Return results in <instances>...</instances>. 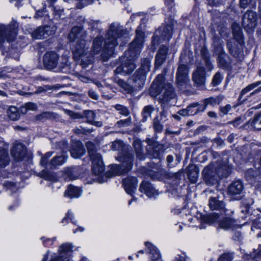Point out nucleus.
<instances>
[{"mask_svg":"<svg viewBox=\"0 0 261 261\" xmlns=\"http://www.w3.org/2000/svg\"><path fill=\"white\" fill-rule=\"evenodd\" d=\"M108 36L103 43V38L98 36L93 41L92 53L97 54L101 49L103 44V49L101 55L103 61H106L114 54V47L118 44V40L121 37V34H107Z\"/></svg>","mask_w":261,"mask_h":261,"instance_id":"obj_1","label":"nucleus"},{"mask_svg":"<svg viewBox=\"0 0 261 261\" xmlns=\"http://www.w3.org/2000/svg\"><path fill=\"white\" fill-rule=\"evenodd\" d=\"M164 80V75L159 74L149 88V94L152 97H155L163 94L162 97L159 98L162 103L173 99L175 96L171 84L165 83Z\"/></svg>","mask_w":261,"mask_h":261,"instance_id":"obj_2","label":"nucleus"},{"mask_svg":"<svg viewBox=\"0 0 261 261\" xmlns=\"http://www.w3.org/2000/svg\"><path fill=\"white\" fill-rule=\"evenodd\" d=\"M68 38L71 43L74 58L76 60L81 59V64L86 67L92 61V60L90 57L87 61H84V57L88 48L85 40V35L83 34H69Z\"/></svg>","mask_w":261,"mask_h":261,"instance_id":"obj_3","label":"nucleus"},{"mask_svg":"<svg viewBox=\"0 0 261 261\" xmlns=\"http://www.w3.org/2000/svg\"><path fill=\"white\" fill-rule=\"evenodd\" d=\"M229 167L225 164L220 165L218 163L210 164L202 171L203 179L207 185H213L218 178L226 177L229 174Z\"/></svg>","mask_w":261,"mask_h":261,"instance_id":"obj_4","label":"nucleus"},{"mask_svg":"<svg viewBox=\"0 0 261 261\" xmlns=\"http://www.w3.org/2000/svg\"><path fill=\"white\" fill-rule=\"evenodd\" d=\"M119 160L121 162L120 165H114L111 168L109 173H107L106 177L111 175H122L128 172L133 166V155L130 153H126L119 157Z\"/></svg>","mask_w":261,"mask_h":261,"instance_id":"obj_5","label":"nucleus"},{"mask_svg":"<svg viewBox=\"0 0 261 261\" xmlns=\"http://www.w3.org/2000/svg\"><path fill=\"white\" fill-rule=\"evenodd\" d=\"M88 153L92 161V171L94 174L100 175L104 171V166L101 154L97 152L95 147L91 143H87Z\"/></svg>","mask_w":261,"mask_h":261,"instance_id":"obj_6","label":"nucleus"},{"mask_svg":"<svg viewBox=\"0 0 261 261\" xmlns=\"http://www.w3.org/2000/svg\"><path fill=\"white\" fill-rule=\"evenodd\" d=\"M150 68V61L144 59L141 61V67L133 75L132 80L136 87H142L146 80V73Z\"/></svg>","mask_w":261,"mask_h":261,"instance_id":"obj_7","label":"nucleus"},{"mask_svg":"<svg viewBox=\"0 0 261 261\" xmlns=\"http://www.w3.org/2000/svg\"><path fill=\"white\" fill-rule=\"evenodd\" d=\"M206 72L204 67H197L192 74V81L194 85L200 89H205Z\"/></svg>","mask_w":261,"mask_h":261,"instance_id":"obj_8","label":"nucleus"},{"mask_svg":"<svg viewBox=\"0 0 261 261\" xmlns=\"http://www.w3.org/2000/svg\"><path fill=\"white\" fill-rule=\"evenodd\" d=\"M144 36L142 34H137L136 38L130 44L128 54L132 59H135L138 57L141 49L143 46Z\"/></svg>","mask_w":261,"mask_h":261,"instance_id":"obj_9","label":"nucleus"},{"mask_svg":"<svg viewBox=\"0 0 261 261\" xmlns=\"http://www.w3.org/2000/svg\"><path fill=\"white\" fill-rule=\"evenodd\" d=\"M59 56L55 52L46 53L43 56V65L48 70L57 68L58 70Z\"/></svg>","mask_w":261,"mask_h":261,"instance_id":"obj_10","label":"nucleus"},{"mask_svg":"<svg viewBox=\"0 0 261 261\" xmlns=\"http://www.w3.org/2000/svg\"><path fill=\"white\" fill-rule=\"evenodd\" d=\"M72 248L71 245L65 243L61 245L59 249V254H55L51 258L50 261H69L67 253Z\"/></svg>","mask_w":261,"mask_h":261,"instance_id":"obj_11","label":"nucleus"},{"mask_svg":"<svg viewBox=\"0 0 261 261\" xmlns=\"http://www.w3.org/2000/svg\"><path fill=\"white\" fill-rule=\"evenodd\" d=\"M189 69L185 65H180L176 72V82L179 86H182L189 82Z\"/></svg>","mask_w":261,"mask_h":261,"instance_id":"obj_12","label":"nucleus"},{"mask_svg":"<svg viewBox=\"0 0 261 261\" xmlns=\"http://www.w3.org/2000/svg\"><path fill=\"white\" fill-rule=\"evenodd\" d=\"M257 20L256 13L252 10H248L243 15L242 22L244 27L252 29L256 26Z\"/></svg>","mask_w":261,"mask_h":261,"instance_id":"obj_13","label":"nucleus"},{"mask_svg":"<svg viewBox=\"0 0 261 261\" xmlns=\"http://www.w3.org/2000/svg\"><path fill=\"white\" fill-rule=\"evenodd\" d=\"M136 67L134 61L129 60L117 67L114 72L116 74H128L132 73Z\"/></svg>","mask_w":261,"mask_h":261,"instance_id":"obj_14","label":"nucleus"},{"mask_svg":"<svg viewBox=\"0 0 261 261\" xmlns=\"http://www.w3.org/2000/svg\"><path fill=\"white\" fill-rule=\"evenodd\" d=\"M138 181L136 177H127L123 180V185L126 192L132 195L137 189Z\"/></svg>","mask_w":261,"mask_h":261,"instance_id":"obj_15","label":"nucleus"},{"mask_svg":"<svg viewBox=\"0 0 261 261\" xmlns=\"http://www.w3.org/2000/svg\"><path fill=\"white\" fill-rule=\"evenodd\" d=\"M218 46L216 49V51L219 53L218 57V62L219 66L222 68H226L228 67L229 64L226 60L228 58L226 54L223 51L222 47L220 45V39H219L217 41Z\"/></svg>","mask_w":261,"mask_h":261,"instance_id":"obj_16","label":"nucleus"},{"mask_svg":"<svg viewBox=\"0 0 261 261\" xmlns=\"http://www.w3.org/2000/svg\"><path fill=\"white\" fill-rule=\"evenodd\" d=\"M25 153V147L22 144L19 143L15 144L11 151L12 156L17 161L23 159Z\"/></svg>","mask_w":261,"mask_h":261,"instance_id":"obj_17","label":"nucleus"},{"mask_svg":"<svg viewBox=\"0 0 261 261\" xmlns=\"http://www.w3.org/2000/svg\"><path fill=\"white\" fill-rule=\"evenodd\" d=\"M139 190L144 192L146 195L149 198L154 197L158 195V193L156 190L152 186V185L146 181H143L140 185Z\"/></svg>","mask_w":261,"mask_h":261,"instance_id":"obj_18","label":"nucleus"},{"mask_svg":"<svg viewBox=\"0 0 261 261\" xmlns=\"http://www.w3.org/2000/svg\"><path fill=\"white\" fill-rule=\"evenodd\" d=\"M199 105L198 103H193L189 105L187 109H182L178 112V114L182 116H187L189 115H193L196 114L199 112H203L205 110L204 107H199L196 109L195 111H191L192 108H195Z\"/></svg>","mask_w":261,"mask_h":261,"instance_id":"obj_19","label":"nucleus"},{"mask_svg":"<svg viewBox=\"0 0 261 261\" xmlns=\"http://www.w3.org/2000/svg\"><path fill=\"white\" fill-rule=\"evenodd\" d=\"M243 190V183L241 180L233 181L229 187L228 192L232 196L240 195Z\"/></svg>","mask_w":261,"mask_h":261,"instance_id":"obj_20","label":"nucleus"},{"mask_svg":"<svg viewBox=\"0 0 261 261\" xmlns=\"http://www.w3.org/2000/svg\"><path fill=\"white\" fill-rule=\"evenodd\" d=\"M84 153L85 149L81 142L78 141L73 143L71 150V155L73 158H79Z\"/></svg>","mask_w":261,"mask_h":261,"instance_id":"obj_21","label":"nucleus"},{"mask_svg":"<svg viewBox=\"0 0 261 261\" xmlns=\"http://www.w3.org/2000/svg\"><path fill=\"white\" fill-rule=\"evenodd\" d=\"M145 245L149 250L150 261H161V254L158 249L149 242L145 243Z\"/></svg>","mask_w":261,"mask_h":261,"instance_id":"obj_22","label":"nucleus"},{"mask_svg":"<svg viewBox=\"0 0 261 261\" xmlns=\"http://www.w3.org/2000/svg\"><path fill=\"white\" fill-rule=\"evenodd\" d=\"M82 190L79 188L70 185L64 192V196L70 198H77L81 195Z\"/></svg>","mask_w":261,"mask_h":261,"instance_id":"obj_23","label":"nucleus"},{"mask_svg":"<svg viewBox=\"0 0 261 261\" xmlns=\"http://www.w3.org/2000/svg\"><path fill=\"white\" fill-rule=\"evenodd\" d=\"M114 81L120 87H121L126 92L128 93H132L134 91L135 88H140L141 87H136L135 84L133 82L134 86H131L125 81L120 79H115Z\"/></svg>","mask_w":261,"mask_h":261,"instance_id":"obj_24","label":"nucleus"},{"mask_svg":"<svg viewBox=\"0 0 261 261\" xmlns=\"http://www.w3.org/2000/svg\"><path fill=\"white\" fill-rule=\"evenodd\" d=\"M67 156L65 155L56 156L53 158L48 164L49 168L55 167L57 166L62 165L67 160Z\"/></svg>","mask_w":261,"mask_h":261,"instance_id":"obj_25","label":"nucleus"},{"mask_svg":"<svg viewBox=\"0 0 261 261\" xmlns=\"http://www.w3.org/2000/svg\"><path fill=\"white\" fill-rule=\"evenodd\" d=\"M235 221L230 218H224L219 223V227L224 229H229L234 227Z\"/></svg>","mask_w":261,"mask_h":261,"instance_id":"obj_26","label":"nucleus"},{"mask_svg":"<svg viewBox=\"0 0 261 261\" xmlns=\"http://www.w3.org/2000/svg\"><path fill=\"white\" fill-rule=\"evenodd\" d=\"M10 162L8 151L4 148H0V167H5Z\"/></svg>","mask_w":261,"mask_h":261,"instance_id":"obj_27","label":"nucleus"},{"mask_svg":"<svg viewBox=\"0 0 261 261\" xmlns=\"http://www.w3.org/2000/svg\"><path fill=\"white\" fill-rule=\"evenodd\" d=\"M77 167H71L65 170V174L70 180H74L79 176V171Z\"/></svg>","mask_w":261,"mask_h":261,"instance_id":"obj_28","label":"nucleus"},{"mask_svg":"<svg viewBox=\"0 0 261 261\" xmlns=\"http://www.w3.org/2000/svg\"><path fill=\"white\" fill-rule=\"evenodd\" d=\"M209 206L212 210H219L224 207V204L222 201L218 200L215 198H211L209 201Z\"/></svg>","mask_w":261,"mask_h":261,"instance_id":"obj_29","label":"nucleus"},{"mask_svg":"<svg viewBox=\"0 0 261 261\" xmlns=\"http://www.w3.org/2000/svg\"><path fill=\"white\" fill-rule=\"evenodd\" d=\"M7 115L9 118L13 121L18 120L20 117L17 109L15 107H11L9 108L7 111Z\"/></svg>","mask_w":261,"mask_h":261,"instance_id":"obj_30","label":"nucleus"},{"mask_svg":"<svg viewBox=\"0 0 261 261\" xmlns=\"http://www.w3.org/2000/svg\"><path fill=\"white\" fill-rule=\"evenodd\" d=\"M108 33H126V31L119 23L113 22L110 25Z\"/></svg>","mask_w":261,"mask_h":261,"instance_id":"obj_31","label":"nucleus"},{"mask_svg":"<svg viewBox=\"0 0 261 261\" xmlns=\"http://www.w3.org/2000/svg\"><path fill=\"white\" fill-rule=\"evenodd\" d=\"M154 108L150 105L145 106L142 111V115L143 116L142 120L146 121L147 119L151 117L152 113L154 111Z\"/></svg>","mask_w":261,"mask_h":261,"instance_id":"obj_32","label":"nucleus"},{"mask_svg":"<svg viewBox=\"0 0 261 261\" xmlns=\"http://www.w3.org/2000/svg\"><path fill=\"white\" fill-rule=\"evenodd\" d=\"M260 84L261 81H258L256 83L249 85L246 87L242 89L239 97V100H241L242 98L243 95H244L246 93L248 92L249 91L255 88V87H256L257 86H259Z\"/></svg>","mask_w":261,"mask_h":261,"instance_id":"obj_33","label":"nucleus"},{"mask_svg":"<svg viewBox=\"0 0 261 261\" xmlns=\"http://www.w3.org/2000/svg\"><path fill=\"white\" fill-rule=\"evenodd\" d=\"M133 146L135 148L137 156L140 159H142L143 155L142 153V147L140 141L138 140H135L133 143Z\"/></svg>","mask_w":261,"mask_h":261,"instance_id":"obj_34","label":"nucleus"},{"mask_svg":"<svg viewBox=\"0 0 261 261\" xmlns=\"http://www.w3.org/2000/svg\"><path fill=\"white\" fill-rule=\"evenodd\" d=\"M218 218V216L216 214H212L204 216L202 217V221L208 224H212L214 223Z\"/></svg>","mask_w":261,"mask_h":261,"instance_id":"obj_35","label":"nucleus"},{"mask_svg":"<svg viewBox=\"0 0 261 261\" xmlns=\"http://www.w3.org/2000/svg\"><path fill=\"white\" fill-rule=\"evenodd\" d=\"M252 126L256 130L261 129V112L255 115L252 121Z\"/></svg>","mask_w":261,"mask_h":261,"instance_id":"obj_36","label":"nucleus"},{"mask_svg":"<svg viewBox=\"0 0 261 261\" xmlns=\"http://www.w3.org/2000/svg\"><path fill=\"white\" fill-rule=\"evenodd\" d=\"M146 142L150 146V149H152L153 151L156 152L162 149L163 147L161 145L158 144L154 140L151 139H147Z\"/></svg>","mask_w":261,"mask_h":261,"instance_id":"obj_37","label":"nucleus"},{"mask_svg":"<svg viewBox=\"0 0 261 261\" xmlns=\"http://www.w3.org/2000/svg\"><path fill=\"white\" fill-rule=\"evenodd\" d=\"M223 79V75L220 72H217L213 76L212 85L215 87L221 84Z\"/></svg>","mask_w":261,"mask_h":261,"instance_id":"obj_38","label":"nucleus"},{"mask_svg":"<svg viewBox=\"0 0 261 261\" xmlns=\"http://www.w3.org/2000/svg\"><path fill=\"white\" fill-rule=\"evenodd\" d=\"M160 31L162 33H171L173 29V22L172 20L170 21L169 23H165L160 28Z\"/></svg>","mask_w":261,"mask_h":261,"instance_id":"obj_39","label":"nucleus"},{"mask_svg":"<svg viewBox=\"0 0 261 261\" xmlns=\"http://www.w3.org/2000/svg\"><path fill=\"white\" fill-rule=\"evenodd\" d=\"M153 127L155 132H161L163 130V126L160 122L158 116H156L153 120Z\"/></svg>","mask_w":261,"mask_h":261,"instance_id":"obj_40","label":"nucleus"},{"mask_svg":"<svg viewBox=\"0 0 261 261\" xmlns=\"http://www.w3.org/2000/svg\"><path fill=\"white\" fill-rule=\"evenodd\" d=\"M9 33H17L19 30V24L17 21L12 20L8 24Z\"/></svg>","mask_w":261,"mask_h":261,"instance_id":"obj_41","label":"nucleus"},{"mask_svg":"<svg viewBox=\"0 0 261 261\" xmlns=\"http://www.w3.org/2000/svg\"><path fill=\"white\" fill-rule=\"evenodd\" d=\"M115 108L118 111L119 114L124 116H128L129 114V112L127 108L120 105H116L115 106Z\"/></svg>","mask_w":261,"mask_h":261,"instance_id":"obj_42","label":"nucleus"},{"mask_svg":"<svg viewBox=\"0 0 261 261\" xmlns=\"http://www.w3.org/2000/svg\"><path fill=\"white\" fill-rule=\"evenodd\" d=\"M148 21L146 18H143L141 19V22L139 26L138 27L135 33H144L146 31V23Z\"/></svg>","mask_w":261,"mask_h":261,"instance_id":"obj_43","label":"nucleus"},{"mask_svg":"<svg viewBox=\"0 0 261 261\" xmlns=\"http://www.w3.org/2000/svg\"><path fill=\"white\" fill-rule=\"evenodd\" d=\"M132 119L130 117H128L124 120H120L117 121L116 125L118 127H127L130 125Z\"/></svg>","mask_w":261,"mask_h":261,"instance_id":"obj_44","label":"nucleus"},{"mask_svg":"<svg viewBox=\"0 0 261 261\" xmlns=\"http://www.w3.org/2000/svg\"><path fill=\"white\" fill-rule=\"evenodd\" d=\"M74 133L80 135V134H87L90 133L93 131V129L86 128L80 126V128H76L73 129Z\"/></svg>","mask_w":261,"mask_h":261,"instance_id":"obj_45","label":"nucleus"},{"mask_svg":"<svg viewBox=\"0 0 261 261\" xmlns=\"http://www.w3.org/2000/svg\"><path fill=\"white\" fill-rule=\"evenodd\" d=\"M217 103V99L214 97H209L204 100V105H201L200 107H204L205 109L207 105H214Z\"/></svg>","mask_w":261,"mask_h":261,"instance_id":"obj_46","label":"nucleus"},{"mask_svg":"<svg viewBox=\"0 0 261 261\" xmlns=\"http://www.w3.org/2000/svg\"><path fill=\"white\" fill-rule=\"evenodd\" d=\"M85 114L86 118L87 119L88 122L89 123H91L95 118V114L92 111H86L85 112Z\"/></svg>","mask_w":261,"mask_h":261,"instance_id":"obj_47","label":"nucleus"},{"mask_svg":"<svg viewBox=\"0 0 261 261\" xmlns=\"http://www.w3.org/2000/svg\"><path fill=\"white\" fill-rule=\"evenodd\" d=\"M68 57L66 56H63L61 57V61L59 62L58 70H61L65 66L68 64Z\"/></svg>","mask_w":261,"mask_h":261,"instance_id":"obj_48","label":"nucleus"},{"mask_svg":"<svg viewBox=\"0 0 261 261\" xmlns=\"http://www.w3.org/2000/svg\"><path fill=\"white\" fill-rule=\"evenodd\" d=\"M166 57L164 56H160V55H157L155 56V67H160L163 63L165 61Z\"/></svg>","mask_w":261,"mask_h":261,"instance_id":"obj_49","label":"nucleus"},{"mask_svg":"<svg viewBox=\"0 0 261 261\" xmlns=\"http://www.w3.org/2000/svg\"><path fill=\"white\" fill-rule=\"evenodd\" d=\"M64 111L65 114L69 116L72 119H80L82 117L81 115L79 113H75L68 110H64Z\"/></svg>","mask_w":261,"mask_h":261,"instance_id":"obj_50","label":"nucleus"},{"mask_svg":"<svg viewBox=\"0 0 261 261\" xmlns=\"http://www.w3.org/2000/svg\"><path fill=\"white\" fill-rule=\"evenodd\" d=\"M123 146V143L121 141H115L112 145V148L114 150H121Z\"/></svg>","mask_w":261,"mask_h":261,"instance_id":"obj_51","label":"nucleus"},{"mask_svg":"<svg viewBox=\"0 0 261 261\" xmlns=\"http://www.w3.org/2000/svg\"><path fill=\"white\" fill-rule=\"evenodd\" d=\"M52 152H48L41 158L40 164L42 166H46L49 158L51 156Z\"/></svg>","mask_w":261,"mask_h":261,"instance_id":"obj_52","label":"nucleus"},{"mask_svg":"<svg viewBox=\"0 0 261 261\" xmlns=\"http://www.w3.org/2000/svg\"><path fill=\"white\" fill-rule=\"evenodd\" d=\"M232 256L230 253H224L221 255L219 258V261H231Z\"/></svg>","mask_w":261,"mask_h":261,"instance_id":"obj_53","label":"nucleus"},{"mask_svg":"<svg viewBox=\"0 0 261 261\" xmlns=\"http://www.w3.org/2000/svg\"><path fill=\"white\" fill-rule=\"evenodd\" d=\"M257 174V172L256 171H255L252 169H250L246 171L245 173V176L246 178L249 179L256 176Z\"/></svg>","mask_w":261,"mask_h":261,"instance_id":"obj_54","label":"nucleus"},{"mask_svg":"<svg viewBox=\"0 0 261 261\" xmlns=\"http://www.w3.org/2000/svg\"><path fill=\"white\" fill-rule=\"evenodd\" d=\"M168 51V48L165 45H162L157 54V55H160V56H164L166 57V55Z\"/></svg>","mask_w":261,"mask_h":261,"instance_id":"obj_55","label":"nucleus"},{"mask_svg":"<svg viewBox=\"0 0 261 261\" xmlns=\"http://www.w3.org/2000/svg\"><path fill=\"white\" fill-rule=\"evenodd\" d=\"M51 88L49 86L45 85L43 87H39L35 91L36 94H39L41 92H46L48 90H51Z\"/></svg>","mask_w":261,"mask_h":261,"instance_id":"obj_56","label":"nucleus"},{"mask_svg":"<svg viewBox=\"0 0 261 261\" xmlns=\"http://www.w3.org/2000/svg\"><path fill=\"white\" fill-rule=\"evenodd\" d=\"M24 108L25 109V112L27 110L34 111L37 109V106L36 104L32 102H28L25 104Z\"/></svg>","mask_w":261,"mask_h":261,"instance_id":"obj_57","label":"nucleus"},{"mask_svg":"<svg viewBox=\"0 0 261 261\" xmlns=\"http://www.w3.org/2000/svg\"><path fill=\"white\" fill-rule=\"evenodd\" d=\"M252 0H240V7L243 9L246 8L251 3Z\"/></svg>","mask_w":261,"mask_h":261,"instance_id":"obj_58","label":"nucleus"},{"mask_svg":"<svg viewBox=\"0 0 261 261\" xmlns=\"http://www.w3.org/2000/svg\"><path fill=\"white\" fill-rule=\"evenodd\" d=\"M234 39L238 41L239 44L243 43V38L242 34H233Z\"/></svg>","mask_w":261,"mask_h":261,"instance_id":"obj_59","label":"nucleus"},{"mask_svg":"<svg viewBox=\"0 0 261 261\" xmlns=\"http://www.w3.org/2000/svg\"><path fill=\"white\" fill-rule=\"evenodd\" d=\"M4 186L6 187H8V189H10L13 191H16L17 190L16 187L15 185L11 182L6 181L4 183Z\"/></svg>","mask_w":261,"mask_h":261,"instance_id":"obj_60","label":"nucleus"},{"mask_svg":"<svg viewBox=\"0 0 261 261\" xmlns=\"http://www.w3.org/2000/svg\"><path fill=\"white\" fill-rule=\"evenodd\" d=\"M231 28L232 30V33H240V27L237 23L233 22L231 25Z\"/></svg>","mask_w":261,"mask_h":261,"instance_id":"obj_61","label":"nucleus"},{"mask_svg":"<svg viewBox=\"0 0 261 261\" xmlns=\"http://www.w3.org/2000/svg\"><path fill=\"white\" fill-rule=\"evenodd\" d=\"M0 33H9L8 24L0 23Z\"/></svg>","mask_w":261,"mask_h":261,"instance_id":"obj_62","label":"nucleus"},{"mask_svg":"<svg viewBox=\"0 0 261 261\" xmlns=\"http://www.w3.org/2000/svg\"><path fill=\"white\" fill-rule=\"evenodd\" d=\"M231 107L229 105H227L224 107L221 108V111L224 114H227L228 112L231 110Z\"/></svg>","mask_w":261,"mask_h":261,"instance_id":"obj_63","label":"nucleus"},{"mask_svg":"<svg viewBox=\"0 0 261 261\" xmlns=\"http://www.w3.org/2000/svg\"><path fill=\"white\" fill-rule=\"evenodd\" d=\"M89 95L90 97H91L92 98L94 99H97L98 98V95H97V94L93 90H90L89 91Z\"/></svg>","mask_w":261,"mask_h":261,"instance_id":"obj_64","label":"nucleus"}]
</instances>
